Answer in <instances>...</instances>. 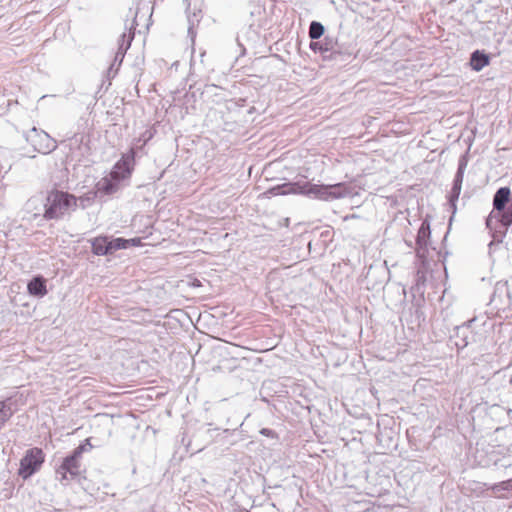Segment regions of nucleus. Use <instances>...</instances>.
<instances>
[{"label":"nucleus","instance_id":"f257e3e1","mask_svg":"<svg viewBox=\"0 0 512 512\" xmlns=\"http://www.w3.org/2000/svg\"><path fill=\"white\" fill-rule=\"evenodd\" d=\"M265 194L268 196L302 194L318 200L333 201L352 196L353 189L346 183L319 185L310 182H288L269 188Z\"/></svg>","mask_w":512,"mask_h":512},{"label":"nucleus","instance_id":"f03ea898","mask_svg":"<svg viewBox=\"0 0 512 512\" xmlns=\"http://www.w3.org/2000/svg\"><path fill=\"white\" fill-rule=\"evenodd\" d=\"M41 202L44 212L43 214L35 213L34 218L41 216L46 221L61 220L78 207V199L75 195L58 189L48 191Z\"/></svg>","mask_w":512,"mask_h":512},{"label":"nucleus","instance_id":"7ed1b4c3","mask_svg":"<svg viewBox=\"0 0 512 512\" xmlns=\"http://www.w3.org/2000/svg\"><path fill=\"white\" fill-rule=\"evenodd\" d=\"M310 49L319 52L324 60L345 61L353 54V49L349 45L341 44L338 40L326 35L322 40L311 41Z\"/></svg>","mask_w":512,"mask_h":512},{"label":"nucleus","instance_id":"20e7f679","mask_svg":"<svg viewBox=\"0 0 512 512\" xmlns=\"http://www.w3.org/2000/svg\"><path fill=\"white\" fill-rule=\"evenodd\" d=\"M81 450L82 448H75L56 469L57 478L62 484L66 485L70 480L80 476L82 471Z\"/></svg>","mask_w":512,"mask_h":512},{"label":"nucleus","instance_id":"39448f33","mask_svg":"<svg viewBox=\"0 0 512 512\" xmlns=\"http://www.w3.org/2000/svg\"><path fill=\"white\" fill-rule=\"evenodd\" d=\"M45 460V454L41 448H31L25 452L20 461L18 475L24 480L30 478L41 468Z\"/></svg>","mask_w":512,"mask_h":512},{"label":"nucleus","instance_id":"423d86ee","mask_svg":"<svg viewBox=\"0 0 512 512\" xmlns=\"http://www.w3.org/2000/svg\"><path fill=\"white\" fill-rule=\"evenodd\" d=\"M25 139L35 151L42 154H49L57 148L56 141L44 130L36 127L25 134Z\"/></svg>","mask_w":512,"mask_h":512},{"label":"nucleus","instance_id":"0eeeda50","mask_svg":"<svg viewBox=\"0 0 512 512\" xmlns=\"http://www.w3.org/2000/svg\"><path fill=\"white\" fill-rule=\"evenodd\" d=\"M92 252L97 256L112 255L118 250H122L127 244L125 238H113L109 236H98L90 240Z\"/></svg>","mask_w":512,"mask_h":512},{"label":"nucleus","instance_id":"6e6552de","mask_svg":"<svg viewBox=\"0 0 512 512\" xmlns=\"http://www.w3.org/2000/svg\"><path fill=\"white\" fill-rule=\"evenodd\" d=\"M512 201L509 187H500L493 196V209L486 218V228L490 232L494 229V219L503 212L506 206Z\"/></svg>","mask_w":512,"mask_h":512},{"label":"nucleus","instance_id":"1a4fd4ad","mask_svg":"<svg viewBox=\"0 0 512 512\" xmlns=\"http://www.w3.org/2000/svg\"><path fill=\"white\" fill-rule=\"evenodd\" d=\"M467 165H468V158H467L466 154L461 155L458 160V167H457L456 174L454 176L453 185H452L451 191L448 196L449 206H450L453 214L456 213V202L459 199V195L461 193L464 173L467 168Z\"/></svg>","mask_w":512,"mask_h":512},{"label":"nucleus","instance_id":"9d476101","mask_svg":"<svg viewBox=\"0 0 512 512\" xmlns=\"http://www.w3.org/2000/svg\"><path fill=\"white\" fill-rule=\"evenodd\" d=\"M134 34L129 32H123L118 39V48L114 56V60L107 70L108 78H114L118 73L119 67L121 66L124 56L127 50L130 48L133 41Z\"/></svg>","mask_w":512,"mask_h":512},{"label":"nucleus","instance_id":"9b49d317","mask_svg":"<svg viewBox=\"0 0 512 512\" xmlns=\"http://www.w3.org/2000/svg\"><path fill=\"white\" fill-rule=\"evenodd\" d=\"M135 151L134 148L124 154L119 161L115 163L110 174L114 179H116L120 184L121 181L130 177L134 162H135Z\"/></svg>","mask_w":512,"mask_h":512},{"label":"nucleus","instance_id":"f8f14e48","mask_svg":"<svg viewBox=\"0 0 512 512\" xmlns=\"http://www.w3.org/2000/svg\"><path fill=\"white\" fill-rule=\"evenodd\" d=\"M430 235V223L424 220L418 229L416 237V255L419 259L424 260L426 258Z\"/></svg>","mask_w":512,"mask_h":512},{"label":"nucleus","instance_id":"ddd939ff","mask_svg":"<svg viewBox=\"0 0 512 512\" xmlns=\"http://www.w3.org/2000/svg\"><path fill=\"white\" fill-rule=\"evenodd\" d=\"M120 189V183L112 177L110 174L107 177L101 178L95 185V191L97 194L102 195H113Z\"/></svg>","mask_w":512,"mask_h":512},{"label":"nucleus","instance_id":"4468645a","mask_svg":"<svg viewBox=\"0 0 512 512\" xmlns=\"http://www.w3.org/2000/svg\"><path fill=\"white\" fill-rule=\"evenodd\" d=\"M27 291L29 295L37 298H42L47 294L46 279L37 275L33 277L27 284Z\"/></svg>","mask_w":512,"mask_h":512},{"label":"nucleus","instance_id":"2eb2a0df","mask_svg":"<svg viewBox=\"0 0 512 512\" xmlns=\"http://www.w3.org/2000/svg\"><path fill=\"white\" fill-rule=\"evenodd\" d=\"M490 62V57L487 53L480 50H475L470 56V65L474 71H481Z\"/></svg>","mask_w":512,"mask_h":512},{"label":"nucleus","instance_id":"dca6fc26","mask_svg":"<svg viewBox=\"0 0 512 512\" xmlns=\"http://www.w3.org/2000/svg\"><path fill=\"white\" fill-rule=\"evenodd\" d=\"M471 334L469 325H462L455 328V345L458 349H463L469 344V335Z\"/></svg>","mask_w":512,"mask_h":512},{"label":"nucleus","instance_id":"f3484780","mask_svg":"<svg viewBox=\"0 0 512 512\" xmlns=\"http://www.w3.org/2000/svg\"><path fill=\"white\" fill-rule=\"evenodd\" d=\"M13 414L14 410L12 408L11 398L0 400V430L5 426Z\"/></svg>","mask_w":512,"mask_h":512},{"label":"nucleus","instance_id":"a211bd4d","mask_svg":"<svg viewBox=\"0 0 512 512\" xmlns=\"http://www.w3.org/2000/svg\"><path fill=\"white\" fill-rule=\"evenodd\" d=\"M325 32L324 26L318 21H312L309 26V37L311 40H319Z\"/></svg>","mask_w":512,"mask_h":512},{"label":"nucleus","instance_id":"6ab92c4d","mask_svg":"<svg viewBox=\"0 0 512 512\" xmlns=\"http://www.w3.org/2000/svg\"><path fill=\"white\" fill-rule=\"evenodd\" d=\"M97 196H98L97 191L93 190V191H89V192L85 193L84 195H82L80 197H77L78 206L81 207L82 209H86L94 202V200L96 199Z\"/></svg>","mask_w":512,"mask_h":512},{"label":"nucleus","instance_id":"aec40b11","mask_svg":"<svg viewBox=\"0 0 512 512\" xmlns=\"http://www.w3.org/2000/svg\"><path fill=\"white\" fill-rule=\"evenodd\" d=\"M490 489L495 493L500 491H512V478L493 484Z\"/></svg>","mask_w":512,"mask_h":512},{"label":"nucleus","instance_id":"412c9836","mask_svg":"<svg viewBox=\"0 0 512 512\" xmlns=\"http://www.w3.org/2000/svg\"><path fill=\"white\" fill-rule=\"evenodd\" d=\"M152 134L149 131H145L141 137L137 139V142L134 145V151L136 149H141L143 146L146 145V143L151 139Z\"/></svg>","mask_w":512,"mask_h":512},{"label":"nucleus","instance_id":"4be33fe9","mask_svg":"<svg viewBox=\"0 0 512 512\" xmlns=\"http://www.w3.org/2000/svg\"><path fill=\"white\" fill-rule=\"evenodd\" d=\"M77 448H82L81 456L83 455L84 452L90 451L93 448L92 444L90 443V438L85 439L84 442L80 444Z\"/></svg>","mask_w":512,"mask_h":512},{"label":"nucleus","instance_id":"5701e85b","mask_svg":"<svg viewBox=\"0 0 512 512\" xmlns=\"http://www.w3.org/2000/svg\"><path fill=\"white\" fill-rule=\"evenodd\" d=\"M260 434L266 436V437H270V438H276L277 437V434L274 430L272 429H269V428H262L260 430Z\"/></svg>","mask_w":512,"mask_h":512},{"label":"nucleus","instance_id":"b1692460","mask_svg":"<svg viewBox=\"0 0 512 512\" xmlns=\"http://www.w3.org/2000/svg\"><path fill=\"white\" fill-rule=\"evenodd\" d=\"M125 241H127V244H125L124 249H127L130 246H138L141 242L139 238L125 239Z\"/></svg>","mask_w":512,"mask_h":512},{"label":"nucleus","instance_id":"393cba45","mask_svg":"<svg viewBox=\"0 0 512 512\" xmlns=\"http://www.w3.org/2000/svg\"><path fill=\"white\" fill-rule=\"evenodd\" d=\"M217 431H218V429H217V428H215V429H210V428H209V429H207L206 431H203L202 433H203V434H204V435L209 439V441H210V440H212V439H213V437H214V433H215V432H217Z\"/></svg>","mask_w":512,"mask_h":512},{"label":"nucleus","instance_id":"a878e982","mask_svg":"<svg viewBox=\"0 0 512 512\" xmlns=\"http://www.w3.org/2000/svg\"><path fill=\"white\" fill-rule=\"evenodd\" d=\"M37 202H39V199H38V198H36V197L30 198V199L28 200V202H27V206H28V207H34V208H36V207H35V204H36Z\"/></svg>","mask_w":512,"mask_h":512},{"label":"nucleus","instance_id":"bb28decb","mask_svg":"<svg viewBox=\"0 0 512 512\" xmlns=\"http://www.w3.org/2000/svg\"><path fill=\"white\" fill-rule=\"evenodd\" d=\"M232 431H233V430H230V429H224V430L222 431V433H223V434H230V433H232Z\"/></svg>","mask_w":512,"mask_h":512},{"label":"nucleus","instance_id":"cd10ccee","mask_svg":"<svg viewBox=\"0 0 512 512\" xmlns=\"http://www.w3.org/2000/svg\"><path fill=\"white\" fill-rule=\"evenodd\" d=\"M188 32L190 35H193V28L191 26L189 27Z\"/></svg>","mask_w":512,"mask_h":512}]
</instances>
